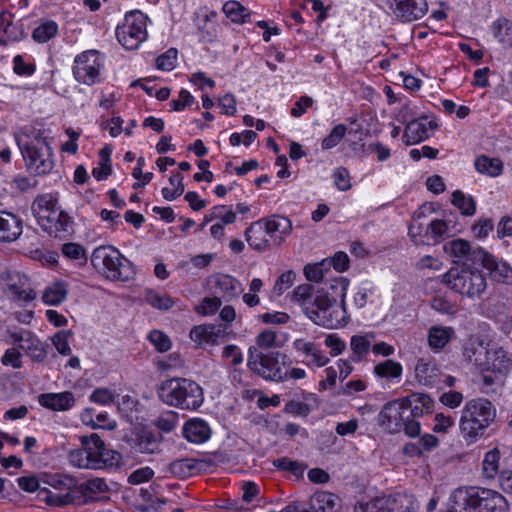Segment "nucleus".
Returning a JSON list of instances; mask_svg holds the SVG:
<instances>
[{"label": "nucleus", "mask_w": 512, "mask_h": 512, "mask_svg": "<svg viewBox=\"0 0 512 512\" xmlns=\"http://www.w3.org/2000/svg\"><path fill=\"white\" fill-rule=\"evenodd\" d=\"M58 32L55 21L46 20L40 23L32 32V38L38 43H45L52 39Z\"/></svg>", "instance_id": "nucleus-49"}, {"label": "nucleus", "mask_w": 512, "mask_h": 512, "mask_svg": "<svg viewBox=\"0 0 512 512\" xmlns=\"http://www.w3.org/2000/svg\"><path fill=\"white\" fill-rule=\"evenodd\" d=\"M159 438L151 431L143 430L133 440L135 451L146 454H153L159 450Z\"/></svg>", "instance_id": "nucleus-38"}, {"label": "nucleus", "mask_w": 512, "mask_h": 512, "mask_svg": "<svg viewBox=\"0 0 512 512\" xmlns=\"http://www.w3.org/2000/svg\"><path fill=\"white\" fill-rule=\"evenodd\" d=\"M192 341L198 345H216L224 337V330L216 325L194 326L189 334Z\"/></svg>", "instance_id": "nucleus-34"}, {"label": "nucleus", "mask_w": 512, "mask_h": 512, "mask_svg": "<svg viewBox=\"0 0 512 512\" xmlns=\"http://www.w3.org/2000/svg\"><path fill=\"white\" fill-rule=\"evenodd\" d=\"M337 497L329 492L319 491L310 498L309 511L312 512H334Z\"/></svg>", "instance_id": "nucleus-39"}, {"label": "nucleus", "mask_w": 512, "mask_h": 512, "mask_svg": "<svg viewBox=\"0 0 512 512\" xmlns=\"http://www.w3.org/2000/svg\"><path fill=\"white\" fill-rule=\"evenodd\" d=\"M349 286L347 278L338 277L331 285L338 290L340 302L327 293H319L313 299V306L307 311V317L316 325L328 329L339 328L347 324L349 317L346 311V294Z\"/></svg>", "instance_id": "nucleus-2"}, {"label": "nucleus", "mask_w": 512, "mask_h": 512, "mask_svg": "<svg viewBox=\"0 0 512 512\" xmlns=\"http://www.w3.org/2000/svg\"><path fill=\"white\" fill-rule=\"evenodd\" d=\"M415 377L424 386H436L440 383L442 372L434 360L419 358L415 366Z\"/></svg>", "instance_id": "nucleus-28"}, {"label": "nucleus", "mask_w": 512, "mask_h": 512, "mask_svg": "<svg viewBox=\"0 0 512 512\" xmlns=\"http://www.w3.org/2000/svg\"><path fill=\"white\" fill-rule=\"evenodd\" d=\"M23 231L22 221L14 214L0 211V241L13 242Z\"/></svg>", "instance_id": "nucleus-31"}, {"label": "nucleus", "mask_w": 512, "mask_h": 512, "mask_svg": "<svg viewBox=\"0 0 512 512\" xmlns=\"http://www.w3.org/2000/svg\"><path fill=\"white\" fill-rule=\"evenodd\" d=\"M491 346L492 345L481 336L473 335L463 346V357L480 371L486 359H488L487 357Z\"/></svg>", "instance_id": "nucleus-20"}, {"label": "nucleus", "mask_w": 512, "mask_h": 512, "mask_svg": "<svg viewBox=\"0 0 512 512\" xmlns=\"http://www.w3.org/2000/svg\"><path fill=\"white\" fill-rule=\"evenodd\" d=\"M0 289L4 296L18 306L32 302L37 296L30 279L16 270H7L0 274Z\"/></svg>", "instance_id": "nucleus-9"}, {"label": "nucleus", "mask_w": 512, "mask_h": 512, "mask_svg": "<svg viewBox=\"0 0 512 512\" xmlns=\"http://www.w3.org/2000/svg\"><path fill=\"white\" fill-rule=\"evenodd\" d=\"M427 10L426 0H394L393 13L396 19L403 23L421 19Z\"/></svg>", "instance_id": "nucleus-21"}, {"label": "nucleus", "mask_w": 512, "mask_h": 512, "mask_svg": "<svg viewBox=\"0 0 512 512\" xmlns=\"http://www.w3.org/2000/svg\"><path fill=\"white\" fill-rule=\"evenodd\" d=\"M418 503L412 497H391L384 512H417Z\"/></svg>", "instance_id": "nucleus-47"}, {"label": "nucleus", "mask_w": 512, "mask_h": 512, "mask_svg": "<svg viewBox=\"0 0 512 512\" xmlns=\"http://www.w3.org/2000/svg\"><path fill=\"white\" fill-rule=\"evenodd\" d=\"M293 349L306 357L302 362L308 367H324L328 364L329 358L324 355L320 345L304 338H297L292 343Z\"/></svg>", "instance_id": "nucleus-22"}, {"label": "nucleus", "mask_w": 512, "mask_h": 512, "mask_svg": "<svg viewBox=\"0 0 512 512\" xmlns=\"http://www.w3.org/2000/svg\"><path fill=\"white\" fill-rule=\"evenodd\" d=\"M474 512H508L509 503L498 491L488 488H475Z\"/></svg>", "instance_id": "nucleus-18"}, {"label": "nucleus", "mask_w": 512, "mask_h": 512, "mask_svg": "<svg viewBox=\"0 0 512 512\" xmlns=\"http://www.w3.org/2000/svg\"><path fill=\"white\" fill-rule=\"evenodd\" d=\"M263 220L273 245H280L292 231L291 221L286 217L272 216Z\"/></svg>", "instance_id": "nucleus-30"}, {"label": "nucleus", "mask_w": 512, "mask_h": 512, "mask_svg": "<svg viewBox=\"0 0 512 512\" xmlns=\"http://www.w3.org/2000/svg\"><path fill=\"white\" fill-rule=\"evenodd\" d=\"M452 204L457 207L465 216H472L476 211V202L471 196L465 195L462 191L456 190L452 193Z\"/></svg>", "instance_id": "nucleus-48"}, {"label": "nucleus", "mask_w": 512, "mask_h": 512, "mask_svg": "<svg viewBox=\"0 0 512 512\" xmlns=\"http://www.w3.org/2000/svg\"><path fill=\"white\" fill-rule=\"evenodd\" d=\"M38 402L41 406L53 411H66L74 406L75 398L73 393L69 391L44 393L39 395Z\"/></svg>", "instance_id": "nucleus-33"}, {"label": "nucleus", "mask_w": 512, "mask_h": 512, "mask_svg": "<svg viewBox=\"0 0 512 512\" xmlns=\"http://www.w3.org/2000/svg\"><path fill=\"white\" fill-rule=\"evenodd\" d=\"M63 255L70 260H78L80 263L87 261L84 247L78 243H65L61 249Z\"/></svg>", "instance_id": "nucleus-57"}, {"label": "nucleus", "mask_w": 512, "mask_h": 512, "mask_svg": "<svg viewBox=\"0 0 512 512\" xmlns=\"http://www.w3.org/2000/svg\"><path fill=\"white\" fill-rule=\"evenodd\" d=\"M68 289L65 283L55 282L47 286L43 292L42 300L46 305L57 306L65 301Z\"/></svg>", "instance_id": "nucleus-42"}, {"label": "nucleus", "mask_w": 512, "mask_h": 512, "mask_svg": "<svg viewBox=\"0 0 512 512\" xmlns=\"http://www.w3.org/2000/svg\"><path fill=\"white\" fill-rule=\"evenodd\" d=\"M295 279L296 274L291 270L282 273L274 284V292L281 295L294 283Z\"/></svg>", "instance_id": "nucleus-60"}, {"label": "nucleus", "mask_w": 512, "mask_h": 512, "mask_svg": "<svg viewBox=\"0 0 512 512\" xmlns=\"http://www.w3.org/2000/svg\"><path fill=\"white\" fill-rule=\"evenodd\" d=\"M108 490V485L103 478H92L80 484L76 482V503L97 501Z\"/></svg>", "instance_id": "nucleus-24"}, {"label": "nucleus", "mask_w": 512, "mask_h": 512, "mask_svg": "<svg viewBox=\"0 0 512 512\" xmlns=\"http://www.w3.org/2000/svg\"><path fill=\"white\" fill-rule=\"evenodd\" d=\"M147 16L141 11L126 13L122 24L116 28L118 42L128 50L136 49L147 38Z\"/></svg>", "instance_id": "nucleus-11"}, {"label": "nucleus", "mask_w": 512, "mask_h": 512, "mask_svg": "<svg viewBox=\"0 0 512 512\" xmlns=\"http://www.w3.org/2000/svg\"><path fill=\"white\" fill-rule=\"evenodd\" d=\"M274 466L280 470L289 471L295 476H302L306 466L301 462L291 460L287 457H282L274 460Z\"/></svg>", "instance_id": "nucleus-55"}, {"label": "nucleus", "mask_w": 512, "mask_h": 512, "mask_svg": "<svg viewBox=\"0 0 512 512\" xmlns=\"http://www.w3.org/2000/svg\"><path fill=\"white\" fill-rule=\"evenodd\" d=\"M177 50L175 48L168 49L165 53L156 58V67L159 70L171 71L175 67L177 60Z\"/></svg>", "instance_id": "nucleus-58"}, {"label": "nucleus", "mask_w": 512, "mask_h": 512, "mask_svg": "<svg viewBox=\"0 0 512 512\" xmlns=\"http://www.w3.org/2000/svg\"><path fill=\"white\" fill-rule=\"evenodd\" d=\"M103 60L94 50L84 51L74 60L73 75L79 83L93 85L100 81Z\"/></svg>", "instance_id": "nucleus-13"}, {"label": "nucleus", "mask_w": 512, "mask_h": 512, "mask_svg": "<svg viewBox=\"0 0 512 512\" xmlns=\"http://www.w3.org/2000/svg\"><path fill=\"white\" fill-rule=\"evenodd\" d=\"M46 483L53 488H42L40 497L49 506L65 507L76 503V480L68 475L49 476Z\"/></svg>", "instance_id": "nucleus-10"}, {"label": "nucleus", "mask_w": 512, "mask_h": 512, "mask_svg": "<svg viewBox=\"0 0 512 512\" xmlns=\"http://www.w3.org/2000/svg\"><path fill=\"white\" fill-rule=\"evenodd\" d=\"M199 462L195 459L184 458L170 463L169 471L176 477L188 478L198 473Z\"/></svg>", "instance_id": "nucleus-41"}, {"label": "nucleus", "mask_w": 512, "mask_h": 512, "mask_svg": "<svg viewBox=\"0 0 512 512\" xmlns=\"http://www.w3.org/2000/svg\"><path fill=\"white\" fill-rule=\"evenodd\" d=\"M487 358L479 371L484 393H489L490 387L493 385H502L512 369V358L502 347L492 345Z\"/></svg>", "instance_id": "nucleus-8"}, {"label": "nucleus", "mask_w": 512, "mask_h": 512, "mask_svg": "<svg viewBox=\"0 0 512 512\" xmlns=\"http://www.w3.org/2000/svg\"><path fill=\"white\" fill-rule=\"evenodd\" d=\"M408 414L410 417H421L424 414L431 413L434 407L433 399L423 393H412L407 397L402 398Z\"/></svg>", "instance_id": "nucleus-32"}, {"label": "nucleus", "mask_w": 512, "mask_h": 512, "mask_svg": "<svg viewBox=\"0 0 512 512\" xmlns=\"http://www.w3.org/2000/svg\"><path fill=\"white\" fill-rule=\"evenodd\" d=\"M496 417V408L485 398L467 401L459 420L460 434L467 443H474L481 438Z\"/></svg>", "instance_id": "nucleus-4"}, {"label": "nucleus", "mask_w": 512, "mask_h": 512, "mask_svg": "<svg viewBox=\"0 0 512 512\" xmlns=\"http://www.w3.org/2000/svg\"><path fill=\"white\" fill-rule=\"evenodd\" d=\"M475 488H458L454 490L447 502V507L442 512H474Z\"/></svg>", "instance_id": "nucleus-25"}, {"label": "nucleus", "mask_w": 512, "mask_h": 512, "mask_svg": "<svg viewBox=\"0 0 512 512\" xmlns=\"http://www.w3.org/2000/svg\"><path fill=\"white\" fill-rule=\"evenodd\" d=\"M91 263L101 269L106 278L113 281H128L134 274L132 263L118 249L112 246H99L91 255Z\"/></svg>", "instance_id": "nucleus-7"}, {"label": "nucleus", "mask_w": 512, "mask_h": 512, "mask_svg": "<svg viewBox=\"0 0 512 512\" xmlns=\"http://www.w3.org/2000/svg\"><path fill=\"white\" fill-rule=\"evenodd\" d=\"M438 127L434 120H428L426 117L408 121L403 139L407 145H413L426 140L430 136V131Z\"/></svg>", "instance_id": "nucleus-23"}, {"label": "nucleus", "mask_w": 512, "mask_h": 512, "mask_svg": "<svg viewBox=\"0 0 512 512\" xmlns=\"http://www.w3.org/2000/svg\"><path fill=\"white\" fill-rule=\"evenodd\" d=\"M278 353H262L255 347L248 350L247 366L251 371L267 380L283 382Z\"/></svg>", "instance_id": "nucleus-12"}, {"label": "nucleus", "mask_w": 512, "mask_h": 512, "mask_svg": "<svg viewBox=\"0 0 512 512\" xmlns=\"http://www.w3.org/2000/svg\"><path fill=\"white\" fill-rule=\"evenodd\" d=\"M373 294V287L370 283L364 282L362 283L357 292L354 295V304L357 308H363L368 301L369 296Z\"/></svg>", "instance_id": "nucleus-61"}, {"label": "nucleus", "mask_w": 512, "mask_h": 512, "mask_svg": "<svg viewBox=\"0 0 512 512\" xmlns=\"http://www.w3.org/2000/svg\"><path fill=\"white\" fill-rule=\"evenodd\" d=\"M475 169L490 177H497L503 171V163L499 158H490L488 156H479L474 163Z\"/></svg>", "instance_id": "nucleus-43"}, {"label": "nucleus", "mask_w": 512, "mask_h": 512, "mask_svg": "<svg viewBox=\"0 0 512 512\" xmlns=\"http://www.w3.org/2000/svg\"><path fill=\"white\" fill-rule=\"evenodd\" d=\"M148 338L159 352H166L171 347L169 337L159 330H153L150 332Z\"/></svg>", "instance_id": "nucleus-59"}, {"label": "nucleus", "mask_w": 512, "mask_h": 512, "mask_svg": "<svg viewBox=\"0 0 512 512\" xmlns=\"http://www.w3.org/2000/svg\"><path fill=\"white\" fill-rule=\"evenodd\" d=\"M81 445L88 453L90 460H95L97 469L112 466L118 463L120 455L118 452L106 448L105 443L98 434L80 437Z\"/></svg>", "instance_id": "nucleus-15"}, {"label": "nucleus", "mask_w": 512, "mask_h": 512, "mask_svg": "<svg viewBox=\"0 0 512 512\" xmlns=\"http://www.w3.org/2000/svg\"><path fill=\"white\" fill-rule=\"evenodd\" d=\"M374 339V332H365L353 335L350 339V349L352 351L350 359L353 362H360L364 360L370 351Z\"/></svg>", "instance_id": "nucleus-36"}, {"label": "nucleus", "mask_w": 512, "mask_h": 512, "mask_svg": "<svg viewBox=\"0 0 512 512\" xmlns=\"http://www.w3.org/2000/svg\"><path fill=\"white\" fill-rule=\"evenodd\" d=\"M13 344L23 350L33 361L43 362L47 357V351L42 341L28 330H20L10 333Z\"/></svg>", "instance_id": "nucleus-19"}, {"label": "nucleus", "mask_w": 512, "mask_h": 512, "mask_svg": "<svg viewBox=\"0 0 512 512\" xmlns=\"http://www.w3.org/2000/svg\"><path fill=\"white\" fill-rule=\"evenodd\" d=\"M145 301L155 309L169 310L175 304V301L166 294H160L154 290H148L145 293Z\"/></svg>", "instance_id": "nucleus-52"}, {"label": "nucleus", "mask_w": 512, "mask_h": 512, "mask_svg": "<svg viewBox=\"0 0 512 512\" xmlns=\"http://www.w3.org/2000/svg\"><path fill=\"white\" fill-rule=\"evenodd\" d=\"M446 255L453 259L454 263L462 262L470 265L480 264L485 250L479 246H473L465 239L457 238L446 242L443 245Z\"/></svg>", "instance_id": "nucleus-14"}, {"label": "nucleus", "mask_w": 512, "mask_h": 512, "mask_svg": "<svg viewBox=\"0 0 512 512\" xmlns=\"http://www.w3.org/2000/svg\"><path fill=\"white\" fill-rule=\"evenodd\" d=\"M500 451L497 448L485 453L482 472L486 479H494L499 472Z\"/></svg>", "instance_id": "nucleus-45"}, {"label": "nucleus", "mask_w": 512, "mask_h": 512, "mask_svg": "<svg viewBox=\"0 0 512 512\" xmlns=\"http://www.w3.org/2000/svg\"><path fill=\"white\" fill-rule=\"evenodd\" d=\"M14 136L28 169L37 175H45L53 169L54 155L49 128L35 122L22 126Z\"/></svg>", "instance_id": "nucleus-1"}, {"label": "nucleus", "mask_w": 512, "mask_h": 512, "mask_svg": "<svg viewBox=\"0 0 512 512\" xmlns=\"http://www.w3.org/2000/svg\"><path fill=\"white\" fill-rule=\"evenodd\" d=\"M313 299V286L310 284H301L297 286L291 294L292 302L301 306L305 315H307L308 309L312 308Z\"/></svg>", "instance_id": "nucleus-44"}, {"label": "nucleus", "mask_w": 512, "mask_h": 512, "mask_svg": "<svg viewBox=\"0 0 512 512\" xmlns=\"http://www.w3.org/2000/svg\"><path fill=\"white\" fill-rule=\"evenodd\" d=\"M245 238L249 246L257 251H266L272 245L266 230L265 221L262 219L253 222L245 230Z\"/></svg>", "instance_id": "nucleus-29"}, {"label": "nucleus", "mask_w": 512, "mask_h": 512, "mask_svg": "<svg viewBox=\"0 0 512 512\" xmlns=\"http://www.w3.org/2000/svg\"><path fill=\"white\" fill-rule=\"evenodd\" d=\"M214 293L220 295L225 301L237 298L242 292V284L228 274H217L211 279Z\"/></svg>", "instance_id": "nucleus-26"}, {"label": "nucleus", "mask_w": 512, "mask_h": 512, "mask_svg": "<svg viewBox=\"0 0 512 512\" xmlns=\"http://www.w3.org/2000/svg\"><path fill=\"white\" fill-rule=\"evenodd\" d=\"M1 362L4 366L18 369L22 366L21 354L16 348H9L1 357Z\"/></svg>", "instance_id": "nucleus-64"}, {"label": "nucleus", "mask_w": 512, "mask_h": 512, "mask_svg": "<svg viewBox=\"0 0 512 512\" xmlns=\"http://www.w3.org/2000/svg\"><path fill=\"white\" fill-rule=\"evenodd\" d=\"M347 133V127L344 124L336 125L330 133L322 140L321 147L323 150H330L336 147Z\"/></svg>", "instance_id": "nucleus-54"}, {"label": "nucleus", "mask_w": 512, "mask_h": 512, "mask_svg": "<svg viewBox=\"0 0 512 512\" xmlns=\"http://www.w3.org/2000/svg\"><path fill=\"white\" fill-rule=\"evenodd\" d=\"M159 399L168 406L180 410H197L204 402L202 387L187 378H171L157 387Z\"/></svg>", "instance_id": "nucleus-3"}, {"label": "nucleus", "mask_w": 512, "mask_h": 512, "mask_svg": "<svg viewBox=\"0 0 512 512\" xmlns=\"http://www.w3.org/2000/svg\"><path fill=\"white\" fill-rule=\"evenodd\" d=\"M222 10L233 23L244 24L250 21L251 12L238 1L225 2Z\"/></svg>", "instance_id": "nucleus-40"}, {"label": "nucleus", "mask_w": 512, "mask_h": 512, "mask_svg": "<svg viewBox=\"0 0 512 512\" xmlns=\"http://www.w3.org/2000/svg\"><path fill=\"white\" fill-rule=\"evenodd\" d=\"M402 399L386 403L378 415L379 424L390 433L402 431L404 420L410 417Z\"/></svg>", "instance_id": "nucleus-17"}, {"label": "nucleus", "mask_w": 512, "mask_h": 512, "mask_svg": "<svg viewBox=\"0 0 512 512\" xmlns=\"http://www.w3.org/2000/svg\"><path fill=\"white\" fill-rule=\"evenodd\" d=\"M494 37L503 44L504 47L512 48V22L508 20H497L492 25Z\"/></svg>", "instance_id": "nucleus-50"}, {"label": "nucleus", "mask_w": 512, "mask_h": 512, "mask_svg": "<svg viewBox=\"0 0 512 512\" xmlns=\"http://www.w3.org/2000/svg\"><path fill=\"white\" fill-rule=\"evenodd\" d=\"M183 433L189 442L200 444L210 438L211 429L203 419L193 418L185 423Z\"/></svg>", "instance_id": "nucleus-35"}, {"label": "nucleus", "mask_w": 512, "mask_h": 512, "mask_svg": "<svg viewBox=\"0 0 512 512\" xmlns=\"http://www.w3.org/2000/svg\"><path fill=\"white\" fill-rule=\"evenodd\" d=\"M402 370V365L393 360H385L374 367L375 375L385 379L400 378Z\"/></svg>", "instance_id": "nucleus-46"}, {"label": "nucleus", "mask_w": 512, "mask_h": 512, "mask_svg": "<svg viewBox=\"0 0 512 512\" xmlns=\"http://www.w3.org/2000/svg\"><path fill=\"white\" fill-rule=\"evenodd\" d=\"M31 210L41 228L50 235L61 237L72 227L71 217L57 207V200L51 194L37 196Z\"/></svg>", "instance_id": "nucleus-5"}, {"label": "nucleus", "mask_w": 512, "mask_h": 512, "mask_svg": "<svg viewBox=\"0 0 512 512\" xmlns=\"http://www.w3.org/2000/svg\"><path fill=\"white\" fill-rule=\"evenodd\" d=\"M479 265L489 271L493 280L504 284H512V267L489 252H485Z\"/></svg>", "instance_id": "nucleus-27"}, {"label": "nucleus", "mask_w": 512, "mask_h": 512, "mask_svg": "<svg viewBox=\"0 0 512 512\" xmlns=\"http://www.w3.org/2000/svg\"><path fill=\"white\" fill-rule=\"evenodd\" d=\"M69 463L77 468L97 469L95 460H90L88 453L84 447L72 450L68 456Z\"/></svg>", "instance_id": "nucleus-53"}, {"label": "nucleus", "mask_w": 512, "mask_h": 512, "mask_svg": "<svg viewBox=\"0 0 512 512\" xmlns=\"http://www.w3.org/2000/svg\"><path fill=\"white\" fill-rule=\"evenodd\" d=\"M421 212H416L414 218L420 217ZM448 231L445 221L440 219L432 220L425 227L416 223V219L409 227V236L417 245L429 244L430 241L438 242Z\"/></svg>", "instance_id": "nucleus-16"}, {"label": "nucleus", "mask_w": 512, "mask_h": 512, "mask_svg": "<svg viewBox=\"0 0 512 512\" xmlns=\"http://www.w3.org/2000/svg\"><path fill=\"white\" fill-rule=\"evenodd\" d=\"M391 496L360 500L354 506V512H384Z\"/></svg>", "instance_id": "nucleus-51"}, {"label": "nucleus", "mask_w": 512, "mask_h": 512, "mask_svg": "<svg viewBox=\"0 0 512 512\" xmlns=\"http://www.w3.org/2000/svg\"><path fill=\"white\" fill-rule=\"evenodd\" d=\"M333 179L336 187L341 191H347L351 188L349 172L344 167H339L333 172Z\"/></svg>", "instance_id": "nucleus-62"}, {"label": "nucleus", "mask_w": 512, "mask_h": 512, "mask_svg": "<svg viewBox=\"0 0 512 512\" xmlns=\"http://www.w3.org/2000/svg\"><path fill=\"white\" fill-rule=\"evenodd\" d=\"M443 282L453 291L469 298L480 296L487 287L482 271L467 263L450 268L443 276Z\"/></svg>", "instance_id": "nucleus-6"}, {"label": "nucleus", "mask_w": 512, "mask_h": 512, "mask_svg": "<svg viewBox=\"0 0 512 512\" xmlns=\"http://www.w3.org/2000/svg\"><path fill=\"white\" fill-rule=\"evenodd\" d=\"M327 259L319 263L309 264L304 268V274L308 281L321 282L324 279V272L328 269Z\"/></svg>", "instance_id": "nucleus-56"}, {"label": "nucleus", "mask_w": 512, "mask_h": 512, "mask_svg": "<svg viewBox=\"0 0 512 512\" xmlns=\"http://www.w3.org/2000/svg\"><path fill=\"white\" fill-rule=\"evenodd\" d=\"M434 421L432 430L437 433H446L454 425V418L443 413H437Z\"/></svg>", "instance_id": "nucleus-63"}, {"label": "nucleus", "mask_w": 512, "mask_h": 512, "mask_svg": "<svg viewBox=\"0 0 512 512\" xmlns=\"http://www.w3.org/2000/svg\"><path fill=\"white\" fill-rule=\"evenodd\" d=\"M454 335L452 327L432 326L428 331L429 347L435 351H441Z\"/></svg>", "instance_id": "nucleus-37"}]
</instances>
